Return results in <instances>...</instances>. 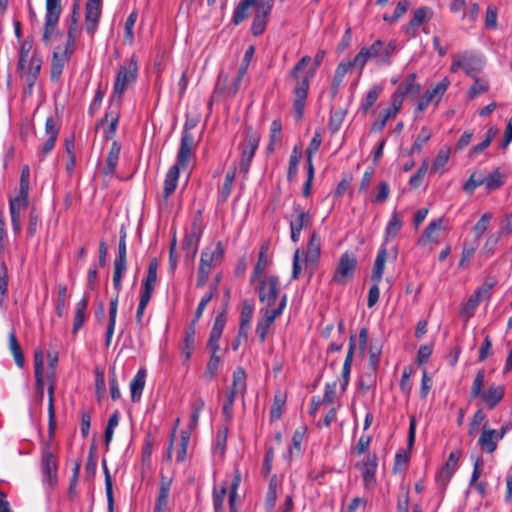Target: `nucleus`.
I'll use <instances>...</instances> for the list:
<instances>
[{
    "instance_id": "35",
    "label": "nucleus",
    "mask_w": 512,
    "mask_h": 512,
    "mask_svg": "<svg viewBox=\"0 0 512 512\" xmlns=\"http://www.w3.org/2000/svg\"><path fill=\"white\" fill-rule=\"evenodd\" d=\"M146 381V370L139 369L130 383L131 399L133 402L140 400Z\"/></svg>"
},
{
    "instance_id": "18",
    "label": "nucleus",
    "mask_w": 512,
    "mask_h": 512,
    "mask_svg": "<svg viewBox=\"0 0 512 512\" xmlns=\"http://www.w3.org/2000/svg\"><path fill=\"white\" fill-rule=\"evenodd\" d=\"M102 0H87L85 6L86 31L93 35L101 16Z\"/></svg>"
},
{
    "instance_id": "10",
    "label": "nucleus",
    "mask_w": 512,
    "mask_h": 512,
    "mask_svg": "<svg viewBox=\"0 0 512 512\" xmlns=\"http://www.w3.org/2000/svg\"><path fill=\"white\" fill-rule=\"evenodd\" d=\"M357 268L356 257L349 252L343 253L336 265L331 281L338 285H345L354 277Z\"/></svg>"
},
{
    "instance_id": "60",
    "label": "nucleus",
    "mask_w": 512,
    "mask_h": 512,
    "mask_svg": "<svg viewBox=\"0 0 512 512\" xmlns=\"http://www.w3.org/2000/svg\"><path fill=\"white\" fill-rule=\"evenodd\" d=\"M281 131H282V125L281 122L278 120H274L271 123L270 127V142L267 147L269 152H273L275 147L274 145L281 140Z\"/></svg>"
},
{
    "instance_id": "38",
    "label": "nucleus",
    "mask_w": 512,
    "mask_h": 512,
    "mask_svg": "<svg viewBox=\"0 0 512 512\" xmlns=\"http://www.w3.org/2000/svg\"><path fill=\"white\" fill-rule=\"evenodd\" d=\"M386 256L387 250L385 244H382L374 262L373 271L371 275L372 282H381L386 262Z\"/></svg>"
},
{
    "instance_id": "7",
    "label": "nucleus",
    "mask_w": 512,
    "mask_h": 512,
    "mask_svg": "<svg viewBox=\"0 0 512 512\" xmlns=\"http://www.w3.org/2000/svg\"><path fill=\"white\" fill-rule=\"evenodd\" d=\"M137 62L132 57L128 63V65H122L118 71L116 76L113 92L111 95V102L116 104H121L122 95L127 87L134 83L137 78Z\"/></svg>"
},
{
    "instance_id": "25",
    "label": "nucleus",
    "mask_w": 512,
    "mask_h": 512,
    "mask_svg": "<svg viewBox=\"0 0 512 512\" xmlns=\"http://www.w3.org/2000/svg\"><path fill=\"white\" fill-rule=\"evenodd\" d=\"M499 438L497 437L496 430L489 428L487 425L483 426L481 435L478 439V445L486 453H493L498 447Z\"/></svg>"
},
{
    "instance_id": "61",
    "label": "nucleus",
    "mask_w": 512,
    "mask_h": 512,
    "mask_svg": "<svg viewBox=\"0 0 512 512\" xmlns=\"http://www.w3.org/2000/svg\"><path fill=\"white\" fill-rule=\"evenodd\" d=\"M450 85L448 77H444L435 87L426 90L436 103H438Z\"/></svg>"
},
{
    "instance_id": "11",
    "label": "nucleus",
    "mask_w": 512,
    "mask_h": 512,
    "mask_svg": "<svg viewBox=\"0 0 512 512\" xmlns=\"http://www.w3.org/2000/svg\"><path fill=\"white\" fill-rule=\"evenodd\" d=\"M286 304L287 295L283 294L276 308H262L261 311L263 312V316L256 325V333L262 343L265 342L270 327L274 323L275 319L282 314Z\"/></svg>"
},
{
    "instance_id": "19",
    "label": "nucleus",
    "mask_w": 512,
    "mask_h": 512,
    "mask_svg": "<svg viewBox=\"0 0 512 512\" xmlns=\"http://www.w3.org/2000/svg\"><path fill=\"white\" fill-rule=\"evenodd\" d=\"M321 238L319 234L314 231L309 239L307 250L305 252V261L307 266L311 267L310 275H312L313 270L316 268L320 253H321Z\"/></svg>"
},
{
    "instance_id": "48",
    "label": "nucleus",
    "mask_w": 512,
    "mask_h": 512,
    "mask_svg": "<svg viewBox=\"0 0 512 512\" xmlns=\"http://www.w3.org/2000/svg\"><path fill=\"white\" fill-rule=\"evenodd\" d=\"M9 348L11 353L13 354L15 363L18 367H23L24 365V355L20 344L16 338L15 332L9 333Z\"/></svg>"
},
{
    "instance_id": "42",
    "label": "nucleus",
    "mask_w": 512,
    "mask_h": 512,
    "mask_svg": "<svg viewBox=\"0 0 512 512\" xmlns=\"http://www.w3.org/2000/svg\"><path fill=\"white\" fill-rule=\"evenodd\" d=\"M230 390L239 393L241 397L244 396L246 392V373L242 367H237L233 372V381Z\"/></svg>"
},
{
    "instance_id": "23",
    "label": "nucleus",
    "mask_w": 512,
    "mask_h": 512,
    "mask_svg": "<svg viewBox=\"0 0 512 512\" xmlns=\"http://www.w3.org/2000/svg\"><path fill=\"white\" fill-rule=\"evenodd\" d=\"M46 139L41 146V155L45 157L52 151L59 134V127L56 125L53 117H48L45 122Z\"/></svg>"
},
{
    "instance_id": "31",
    "label": "nucleus",
    "mask_w": 512,
    "mask_h": 512,
    "mask_svg": "<svg viewBox=\"0 0 512 512\" xmlns=\"http://www.w3.org/2000/svg\"><path fill=\"white\" fill-rule=\"evenodd\" d=\"M401 106L397 101H391V106L387 109H384L379 113V118L372 125L373 131H382L386 126L387 122L391 118H395L398 112L400 111Z\"/></svg>"
},
{
    "instance_id": "58",
    "label": "nucleus",
    "mask_w": 512,
    "mask_h": 512,
    "mask_svg": "<svg viewBox=\"0 0 512 512\" xmlns=\"http://www.w3.org/2000/svg\"><path fill=\"white\" fill-rule=\"evenodd\" d=\"M8 290V269L3 262L0 266V308L3 307Z\"/></svg>"
},
{
    "instance_id": "6",
    "label": "nucleus",
    "mask_w": 512,
    "mask_h": 512,
    "mask_svg": "<svg viewBox=\"0 0 512 512\" xmlns=\"http://www.w3.org/2000/svg\"><path fill=\"white\" fill-rule=\"evenodd\" d=\"M224 256L223 244L219 241L213 250L205 248L201 252L200 263L197 271V282L196 285L202 288L206 285L210 273L212 271L214 262H221Z\"/></svg>"
},
{
    "instance_id": "52",
    "label": "nucleus",
    "mask_w": 512,
    "mask_h": 512,
    "mask_svg": "<svg viewBox=\"0 0 512 512\" xmlns=\"http://www.w3.org/2000/svg\"><path fill=\"white\" fill-rule=\"evenodd\" d=\"M190 441V432L183 430L180 434V442L176 451V461L178 463L183 462L187 456V447Z\"/></svg>"
},
{
    "instance_id": "46",
    "label": "nucleus",
    "mask_w": 512,
    "mask_h": 512,
    "mask_svg": "<svg viewBox=\"0 0 512 512\" xmlns=\"http://www.w3.org/2000/svg\"><path fill=\"white\" fill-rule=\"evenodd\" d=\"M195 347V327L194 325L189 326L185 330L183 340V353L185 354V360L188 361L192 355Z\"/></svg>"
},
{
    "instance_id": "47",
    "label": "nucleus",
    "mask_w": 512,
    "mask_h": 512,
    "mask_svg": "<svg viewBox=\"0 0 512 512\" xmlns=\"http://www.w3.org/2000/svg\"><path fill=\"white\" fill-rule=\"evenodd\" d=\"M382 92V87L380 85L372 86L367 92L365 98L362 100L360 109L363 112H367L378 100L380 94Z\"/></svg>"
},
{
    "instance_id": "5",
    "label": "nucleus",
    "mask_w": 512,
    "mask_h": 512,
    "mask_svg": "<svg viewBox=\"0 0 512 512\" xmlns=\"http://www.w3.org/2000/svg\"><path fill=\"white\" fill-rule=\"evenodd\" d=\"M126 269H127V267L114 265L113 287L116 291V294L114 297H112L110 299V302H109V322H108V326H107L106 334H105L106 347L110 346L111 340H112V337L114 334L116 318H117V311H118L119 293L122 289V278L126 272Z\"/></svg>"
},
{
    "instance_id": "55",
    "label": "nucleus",
    "mask_w": 512,
    "mask_h": 512,
    "mask_svg": "<svg viewBox=\"0 0 512 512\" xmlns=\"http://www.w3.org/2000/svg\"><path fill=\"white\" fill-rule=\"evenodd\" d=\"M29 190L19 189V193L15 198L10 199L9 208L24 210L29 204Z\"/></svg>"
},
{
    "instance_id": "29",
    "label": "nucleus",
    "mask_w": 512,
    "mask_h": 512,
    "mask_svg": "<svg viewBox=\"0 0 512 512\" xmlns=\"http://www.w3.org/2000/svg\"><path fill=\"white\" fill-rule=\"evenodd\" d=\"M88 296L84 295L75 305L72 333L76 334L83 326L86 320V310L88 306Z\"/></svg>"
},
{
    "instance_id": "34",
    "label": "nucleus",
    "mask_w": 512,
    "mask_h": 512,
    "mask_svg": "<svg viewBox=\"0 0 512 512\" xmlns=\"http://www.w3.org/2000/svg\"><path fill=\"white\" fill-rule=\"evenodd\" d=\"M235 177H236V168L232 167L231 169H229L226 172L224 182L218 190V202L219 203H225L228 200V198L231 194V191H232Z\"/></svg>"
},
{
    "instance_id": "44",
    "label": "nucleus",
    "mask_w": 512,
    "mask_h": 512,
    "mask_svg": "<svg viewBox=\"0 0 512 512\" xmlns=\"http://www.w3.org/2000/svg\"><path fill=\"white\" fill-rule=\"evenodd\" d=\"M199 241L200 234L195 231L187 234L183 239L182 248L191 258H194L197 253Z\"/></svg>"
},
{
    "instance_id": "59",
    "label": "nucleus",
    "mask_w": 512,
    "mask_h": 512,
    "mask_svg": "<svg viewBox=\"0 0 512 512\" xmlns=\"http://www.w3.org/2000/svg\"><path fill=\"white\" fill-rule=\"evenodd\" d=\"M475 79L474 84L468 91L469 98L473 99L480 94H483L488 91L489 83L487 80L478 78L476 75L473 77Z\"/></svg>"
},
{
    "instance_id": "30",
    "label": "nucleus",
    "mask_w": 512,
    "mask_h": 512,
    "mask_svg": "<svg viewBox=\"0 0 512 512\" xmlns=\"http://www.w3.org/2000/svg\"><path fill=\"white\" fill-rule=\"evenodd\" d=\"M459 56L461 59L462 69L464 70V72L470 77H475V75L482 68L483 63L481 59L475 56L474 54L468 52H465Z\"/></svg>"
},
{
    "instance_id": "41",
    "label": "nucleus",
    "mask_w": 512,
    "mask_h": 512,
    "mask_svg": "<svg viewBox=\"0 0 512 512\" xmlns=\"http://www.w3.org/2000/svg\"><path fill=\"white\" fill-rule=\"evenodd\" d=\"M127 232L124 226L120 229V238L118 244V254L114 261V265L127 267V244H126Z\"/></svg>"
},
{
    "instance_id": "57",
    "label": "nucleus",
    "mask_w": 512,
    "mask_h": 512,
    "mask_svg": "<svg viewBox=\"0 0 512 512\" xmlns=\"http://www.w3.org/2000/svg\"><path fill=\"white\" fill-rule=\"evenodd\" d=\"M205 405V402L202 398H199L193 405H192V413L190 415V420L188 424V431L191 433L192 430H194L199 421V417L201 414V411L203 410Z\"/></svg>"
},
{
    "instance_id": "40",
    "label": "nucleus",
    "mask_w": 512,
    "mask_h": 512,
    "mask_svg": "<svg viewBox=\"0 0 512 512\" xmlns=\"http://www.w3.org/2000/svg\"><path fill=\"white\" fill-rule=\"evenodd\" d=\"M254 312V306L249 303L247 300H244L242 302V309H241V320H240V327H239V335L247 336L248 328L253 316Z\"/></svg>"
},
{
    "instance_id": "43",
    "label": "nucleus",
    "mask_w": 512,
    "mask_h": 512,
    "mask_svg": "<svg viewBox=\"0 0 512 512\" xmlns=\"http://www.w3.org/2000/svg\"><path fill=\"white\" fill-rule=\"evenodd\" d=\"M68 302L67 286L66 284L60 283L57 286V299L55 311L58 317H63L66 312Z\"/></svg>"
},
{
    "instance_id": "36",
    "label": "nucleus",
    "mask_w": 512,
    "mask_h": 512,
    "mask_svg": "<svg viewBox=\"0 0 512 512\" xmlns=\"http://www.w3.org/2000/svg\"><path fill=\"white\" fill-rule=\"evenodd\" d=\"M260 0H242L233 11L232 22L235 25L240 24L248 17V10L250 7L258 6Z\"/></svg>"
},
{
    "instance_id": "50",
    "label": "nucleus",
    "mask_w": 512,
    "mask_h": 512,
    "mask_svg": "<svg viewBox=\"0 0 512 512\" xmlns=\"http://www.w3.org/2000/svg\"><path fill=\"white\" fill-rule=\"evenodd\" d=\"M497 284V280L494 277H489L485 282L478 287L474 294L482 301L484 299L489 300L492 296V290Z\"/></svg>"
},
{
    "instance_id": "62",
    "label": "nucleus",
    "mask_w": 512,
    "mask_h": 512,
    "mask_svg": "<svg viewBox=\"0 0 512 512\" xmlns=\"http://www.w3.org/2000/svg\"><path fill=\"white\" fill-rule=\"evenodd\" d=\"M492 218H493L492 213H490V212L484 213L481 216V218L478 220V222L474 225L473 231H474L477 239L482 237L483 234L487 231Z\"/></svg>"
},
{
    "instance_id": "15",
    "label": "nucleus",
    "mask_w": 512,
    "mask_h": 512,
    "mask_svg": "<svg viewBox=\"0 0 512 512\" xmlns=\"http://www.w3.org/2000/svg\"><path fill=\"white\" fill-rule=\"evenodd\" d=\"M461 458V451L455 450L449 454V457L443 467L436 475V482L443 489L446 488L454 473L458 469V463Z\"/></svg>"
},
{
    "instance_id": "21",
    "label": "nucleus",
    "mask_w": 512,
    "mask_h": 512,
    "mask_svg": "<svg viewBox=\"0 0 512 512\" xmlns=\"http://www.w3.org/2000/svg\"><path fill=\"white\" fill-rule=\"evenodd\" d=\"M443 221V218L431 221L419 238L418 243L422 246L431 242L438 244L440 242V232L444 229Z\"/></svg>"
},
{
    "instance_id": "12",
    "label": "nucleus",
    "mask_w": 512,
    "mask_h": 512,
    "mask_svg": "<svg viewBox=\"0 0 512 512\" xmlns=\"http://www.w3.org/2000/svg\"><path fill=\"white\" fill-rule=\"evenodd\" d=\"M312 224V214L298 204L293 205V214L289 219V226L291 230V240L297 243L300 240L301 231L308 228Z\"/></svg>"
},
{
    "instance_id": "20",
    "label": "nucleus",
    "mask_w": 512,
    "mask_h": 512,
    "mask_svg": "<svg viewBox=\"0 0 512 512\" xmlns=\"http://www.w3.org/2000/svg\"><path fill=\"white\" fill-rule=\"evenodd\" d=\"M173 478L161 473L159 483V493L154 507L155 512H166L168 508V499L172 486Z\"/></svg>"
},
{
    "instance_id": "39",
    "label": "nucleus",
    "mask_w": 512,
    "mask_h": 512,
    "mask_svg": "<svg viewBox=\"0 0 512 512\" xmlns=\"http://www.w3.org/2000/svg\"><path fill=\"white\" fill-rule=\"evenodd\" d=\"M354 350H355V338L353 336H351L350 342H349V348H348V351H347V354H346V357H345V360L343 363V368H342V378H343L342 389L343 390L346 389V386L349 383V376H350V372H351Z\"/></svg>"
},
{
    "instance_id": "22",
    "label": "nucleus",
    "mask_w": 512,
    "mask_h": 512,
    "mask_svg": "<svg viewBox=\"0 0 512 512\" xmlns=\"http://www.w3.org/2000/svg\"><path fill=\"white\" fill-rule=\"evenodd\" d=\"M158 267H159V262H158L157 258L151 259L148 264L147 275L142 282V287H141V291H140L141 295H144V296H147L150 298L152 297L153 291H154L156 283H157Z\"/></svg>"
},
{
    "instance_id": "27",
    "label": "nucleus",
    "mask_w": 512,
    "mask_h": 512,
    "mask_svg": "<svg viewBox=\"0 0 512 512\" xmlns=\"http://www.w3.org/2000/svg\"><path fill=\"white\" fill-rule=\"evenodd\" d=\"M353 68H356V65L353 64V60L342 61L338 64L331 83L330 92L332 97L337 95L345 75Z\"/></svg>"
},
{
    "instance_id": "51",
    "label": "nucleus",
    "mask_w": 512,
    "mask_h": 512,
    "mask_svg": "<svg viewBox=\"0 0 512 512\" xmlns=\"http://www.w3.org/2000/svg\"><path fill=\"white\" fill-rule=\"evenodd\" d=\"M483 185L487 190L493 191L499 189L504 184L503 175L497 169L492 174L482 178Z\"/></svg>"
},
{
    "instance_id": "1",
    "label": "nucleus",
    "mask_w": 512,
    "mask_h": 512,
    "mask_svg": "<svg viewBox=\"0 0 512 512\" xmlns=\"http://www.w3.org/2000/svg\"><path fill=\"white\" fill-rule=\"evenodd\" d=\"M48 438L41 442L40 472L44 489L49 493L58 485V447L53 444L56 430L54 407V383L51 381L48 387Z\"/></svg>"
},
{
    "instance_id": "63",
    "label": "nucleus",
    "mask_w": 512,
    "mask_h": 512,
    "mask_svg": "<svg viewBox=\"0 0 512 512\" xmlns=\"http://www.w3.org/2000/svg\"><path fill=\"white\" fill-rule=\"evenodd\" d=\"M299 162L300 154L297 152V149L294 148L292 154L290 155L289 167L287 171V179L289 182H292L296 179Z\"/></svg>"
},
{
    "instance_id": "26",
    "label": "nucleus",
    "mask_w": 512,
    "mask_h": 512,
    "mask_svg": "<svg viewBox=\"0 0 512 512\" xmlns=\"http://www.w3.org/2000/svg\"><path fill=\"white\" fill-rule=\"evenodd\" d=\"M71 56L61 51L60 47L56 48L53 52L50 74L52 81H58L61 77L65 65L68 63Z\"/></svg>"
},
{
    "instance_id": "9",
    "label": "nucleus",
    "mask_w": 512,
    "mask_h": 512,
    "mask_svg": "<svg viewBox=\"0 0 512 512\" xmlns=\"http://www.w3.org/2000/svg\"><path fill=\"white\" fill-rule=\"evenodd\" d=\"M281 292V283L276 275L259 279V300L264 308H276L275 303Z\"/></svg>"
},
{
    "instance_id": "49",
    "label": "nucleus",
    "mask_w": 512,
    "mask_h": 512,
    "mask_svg": "<svg viewBox=\"0 0 512 512\" xmlns=\"http://www.w3.org/2000/svg\"><path fill=\"white\" fill-rule=\"evenodd\" d=\"M480 302L481 300L474 293L470 295L468 300L462 305L461 316L465 318L466 321L469 320L474 315Z\"/></svg>"
},
{
    "instance_id": "32",
    "label": "nucleus",
    "mask_w": 512,
    "mask_h": 512,
    "mask_svg": "<svg viewBox=\"0 0 512 512\" xmlns=\"http://www.w3.org/2000/svg\"><path fill=\"white\" fill-rule=\"evenodd\" d=\"M505 395V387L502 385H491L486 391L481 394V398L486 405L493 409L501 402Z\"/></svg>"
},
{
    "instance_id": "16",
    "label": "nucleus",
    "mask_w": 512,
    "mask_h": 512,
    "mask_svg": "<svg viewBox=\"0 0 512 512\" xmlns=\"http://www.w3.org/2000/svg\"><path fill=\"white\" fill-rule=\"evenodd\" d=\"M273 0H260L251 26L253 35H261L266 28L267 18L272 10Z\"/></svg>"
},
{
    "instance_id": "53",
    "label": "nucleus",
    "mask_w": 512,
    "mask_h": 512,
    "mask_svg": "<svg viewBox=\"0 0 512 512\" xmlns=\"http://www.w3.org/2000/svg\"><path fill=\"white\" fill-rule=\"evenodd\" d=\"M237 397H241L239 393L229 390L227 393L225 402L222 407V413L224 415L225 421L230 422L233 417V405L235 402V399Z\"/></svg>"
},
{
    "instance_id": "8",
    "label": "nucleus",
    "mask_w": 512,
    "mask_h": 512,
    "mask_svg": "<svg viewBox=\"0 0 512 512\" xmlns=\"http://www.w3.org/2000/svg\"><path fill=\"white\" fill-rule=\"evenodd\" d=\"M42 57L38 51L33 52V56L29 57L28 60L22 63L18 61L17 71L20 73V77L27 84L25 93L32 94L36 81L42 67Z\"/></svg>"
},
{
    "instance_id": "56",
    "label": "nucleus",
    "mask_w": 512,
    "mask_h": 512,
    "mask_svg": "<svg viewBox=\"0 0 512 512\" xmlns=\"http://www.w3.org/2000/svg\"><path fill=\"white\" fill-rule=\"evenodd\" d=\"M286 397L282 393H277L274 396L273 405L270 410V418L272 421L279 420L282 415V409L285 405Z\"/></svg>"
},
{
    "instance_id": "4",
    "label": "nucleus",
    "mask_w": 512,
    "mask_h": 512,
    "mask_svg": "<svg viewBox=\"0 0 512 512\" xmlns=\"http://www.w3.org/2000/svg\"><path fill=\"white\" fill-rule=\"evenodd\" d=\"M396 41L391 40L388 43L378 39L370 46L362 47L353 59V64L361 73L369 60H374L379 65L391 64L392 55L396 51Z\"/></svg>"
},
{
    "instance_id": "14",
    "label": "nucleus",
    "mask_w": 512,
    "mask_h": 512,
    "mask_svg": "<svg viewBox=\"0 0 512 512\" xmlns=\"http://www.w3.org/2000/svg\"><path fill=\"white\" fill-rule=\"evenodd\" d=\"M260 142V135L257 131H253L252 128L246 130V140L242 149V158L240 161V171L247 174L250 168L251 161L255 155Z\"/></svg>"
},
{
    "instance_id": "54",
    "label": "nucleus",
    "mask_w": 512,
    "mask_h": 512,
    "mask_svg": "<svg viewBox=\"0 0 512 512\" xmlns=\"http://www.w3.org/2000/svg\"><path fill=\"white\" fill-rule=\"evenodd\" d=\"M451 153V148L449 146H443L439 149L438 154L432 164V171L437 172L444 168L447 164Z\"/></svg>"
},
{
    "instance_id": "45",
    "label": "nucleus",
    "mask_w": 512,
    "mask_h": 512,
    "mask_svg": "<svg viewBox=\"0 0 512 512\" xmlns=\"http://www.w3.org/2000/svg\"><path fill=\"white\" fill-rule=\"evenodd\" d=\"M267 247L262 246L258 255V261L254 267L252 281L254 279H260L261 275L264 273V271L267 269V267L270 265L271 261L269 260L267 254Z\"/></svg>"
},
{
    "instance_id": "3",
    "label": "nucleus",
    "mask_w": 512,
    "mask_h": 512,
    "mask_svg": "<svg viewBox=\"0 0 512 512\" xmlns=\"http://www.w3.org/2000/svg\"><path fill=\"white\" fill-rule=\"evenodd\" d=\"M311 58L309 56H303L293 67L290 72V78L294 82L293 94V109L297 119H301L304 113L306 105V99L308 96L310 80L313 77V73L308 74L304 72L307 65L310 63Z\"/></svg>"
},
{
    "instance_id": "24",
    "label": "nucleus",
    "mask_w": 512,
    "mask_h": 512,
    "mask_svg": "<svg viewBox=\"0 0 512 512\" xmlns=\"http://www.w3.org/2000/svg\"><path fill=\"white\" fill-rule=\"evenodd\" d=\"M241 81L242 78H239L238 75L230 80L227 75L220 73L216 83V90L226 97H234L240 88Z\"/></svg>"
},
{
    "instance_id": "13",
    "label": "nucleus",
    "mask_w": 512,
    "mask_h": 512,
    "mask_svg": "<svg viewBox=\"0 0 512 512\" xmlns=\"http://www.w3.org/2000/svg\"><path fill=\"white\" fill-rule=\"evenodd\" d=\"M61 13V0H46L43 41L48 44L54 35Z\"/></svg>"
},
{
    "instance_id": "17",
    "label": "nucleus",
    "mask_w": 512,
    "mask_h": 512,
    "mask_svg": "<svg viewBox=\"0 0 512 512\" xmlns=\"http://www.w3.org/2000/svg\"><path fill=\"white\" fill-rule=\"evenodd\" d=\"M421 89L420 84L416 83V75L414 73L409 74L397 87L396 91L392 95V100L397 101L402 107L405 97H415L419 94Z\"/></svg>"
},
{
    "instance_id": "2",
    "label": "nucleus",
    "mask_w": 512,
    "mask_h": 512,
    "mask_svg": "<svg viewBox=\"0 0 512 512\" xmlns=\"http://www.w3.org/2000/svg\"><path fill=\"white\" fill-rule=\"evenodd\" d=\"M193 125L185 123L180 147L177 153L176 163L171 166L166 173L163 187V199L166 201L176 190L178 185V179L181 169H186L189 165L190 160L194 156V151L197 146V142L191 129Z\"/></svg>"
},
{
    "instance_id": "28",
    "label": "nucleus",
    "mask_w": 512,
    "mask_h": 512,
    "mask_svg": "<svg viewBox=\"0 0 512 512\" xmlns=\"http://www.w3.org/2000/svg\"><path fill=\"white\" fill-rule=\"evenodd\" d=\"M377 469V458L375 455H368L367 460L363 464L362 479L365 489H371L375 484V474Z\"/></svg>"
},
{
    "instance_id": "37",
    "label": "nucleus",
    "mask_w": 512,
    "mask_h": 512,
    "mask_svg": "<svg viewBox=\"0 0 512 512\" xmlns=\"http://www.w3.org/2000/svg\"><path fill=\"white\" fill-rule=\"evenodd\" d=\"M402 226H403L402 218L396 211H394L386 225L385 239H384L383 244H386L388 241L395 238L397 236V234L399 233V231L401 230Z\"/></svg>"
},
{
    "instance_id": "33",
    "label": "nucleus",
    "mask_w": 512,
    "mask_h": 512,
    "mask_svg": "<svg viewBox=\"0 0 512 512\" xmlns=\"http://www.w3.org/2000/svg\"><path fill=\"white\" fill-rule=\"evenodd\" d=\"M120 151V143L117 141H113L106 157L105 166L103 167V173L105 175L111 176L115 173L119 160Z\"/></svg>"
},
{
    "instance_id": "64",
    "label": "nucleus",
    "mask_w": 512,
    "mask_h": 512,
    "mask_svg": "<svg viewBox=\"0 0 512 512\" xmlns=\"http://www.w3.org/2000/svg\"><path fill=\"white\" fill-rule=\"evenodd\" d=\"M346 111L343 109L335 110L331 113L329 128L332 132H337L344 121Z\"/></svg>"
}]
</instances>
